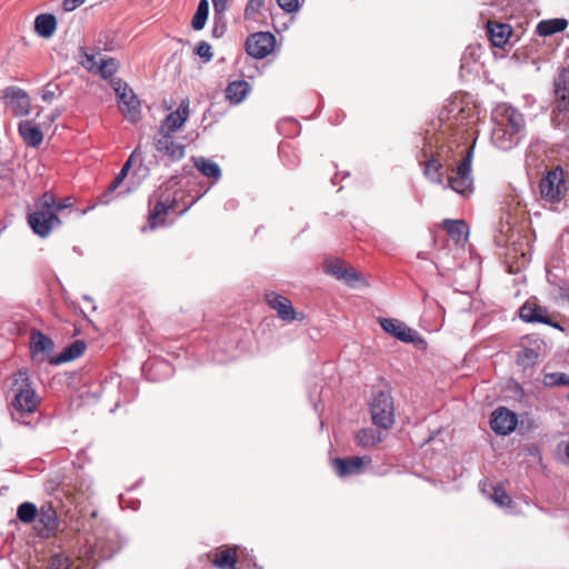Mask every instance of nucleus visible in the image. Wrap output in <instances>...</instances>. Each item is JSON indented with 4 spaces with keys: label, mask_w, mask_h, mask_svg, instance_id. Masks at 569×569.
<instances>
[{
    "label": "nucleus",
    "mask_w": 569,
    "mask_h": 569,
    "mask_svg": "<svg viewBox=\"0 0 569 569\" xmlns=\"http://www.w3.org/2000/svg\"><path fill=\"white\" fill-rule=\"evenodd\" d=\"M11 391L13 399L11 401L12 418L21 420L26 415L32 413L39 406V398L31 387L30 379L27 371L19 370L13 376V383Z\"/></svg>",
    "instance_id": "f257e3e1"
},
{
    "label": "nucleus",
    "mask_w": 569,
    "mask_h": 569,
    "mask_svg": "<svg viewBox=\"0 0 569 569\" xmlns=\"http://www.w3.org/2000/svg\"><path fill=\"white\" fill-rule=\"evenodd\" d=\"M569 191V173L561 166L546 170L539 181V192L543 201L557 204Z\"/></svg>",
    "instance_id": "f03ea898"
},
{
    "label": "nucleus",
    "mask_w": 569,
    "mask_h": 569,
    "mask_svg": "<svg viewBox=\"0 0 569 569\" xmlns=\"http://www.w3.org/2000/svg\"><path fill=\"white\" fill-rule=\"evenodd\" d=\"M551 121L556 127L569 126V70L566 68L553 80Z\"/></svg>",
    "instance_id": "7ed1b4c3"
},
{
    "label": "nucleus",
    "mask_w": 569,
    "mask_h": 569,
    "mask_svg": "<svg viewBox=\"0 0 569 569\" xmlns=\"http://www.w3.org/2000/svg\"><path fill=\"white\" fill-rule=\"evenodd\" d=\"M473 150V144L466 149L462 159L448 177L449 187L462 196H469L473 191V179L471 177Z\"/></svg>",
    "instance_id": "20e7f679"
},
{
    "label": "nucleus",
    "mask_w": 569,
    "mask_h": 569,
    "mask_svg": "<svg viewBox=\"0 0 569 569\" xmlns=\"http://www.w3.org/2000/svg\"><path fill=\"white\" fill-rule=\"evenodd\" d=\"M372 422L382 429H389L395 423L393 398L388 390L375 393L370 405Z\"/></svg>",
    "instance_id": "39448f33"
},
{
    "label": "nucleus",
    "mask_w": 569,
    "mask_h": 569,
    "mask_svg": "<svg viewBox=\"0 0 569 569\" xmlns=\"http://www.w3.org/2000/svg\"><path fill=\"white\" fill-rule=\"evenodd\" d=\"M119 100L118 106L121 113L130 122H137L140 118V101L127 83L121 80L111 82Z\"/></svg>",
    "instance_id": "423d86ee"
},
{
    "label": "nucleus",
    "mask_w": 569,
    "mask_h": 569,
    "mask_svg": "<svg viewBox=\"0 0 569 569\" xmlns=\"http://www.w3.org/2000/svg\"><path fill=\"white\" fill-rule=\"evenodd\" d=\"M264 301L268 307L274 310L278 317L287 322L292 321H303L306 319V315L302 312H297L292 307L291 301L274 291L267 290L264 292Z\"/></svg>",
    "instance_id": "0eeeda50"
},
{
    "label": "nucleus",
    "mask_w": 569,
    "mask_h": 569,
    "mask_svg": "<svg viewBox=\"0 0 569 569\" xmlns=\"http://www.w3.org/2000/svg\"><path fill=\"white\" fill-rule=\"evenodd\" d=\"M276 44V38L270 32H257L250 34L246 41V51L249 56L263 59L270 54Z\"/></svg>",
    "instance_id": "6e6552de"
},
{
    "label": "nucleus",
    "mask_w": 569,
    "mask_h": 569,
    "mask_svg": "<svg viewBox=\"0 0 569 569\" xmlns=\"http://www.w3.org/2000/svg\"><path fill=\"white\" fill-rule=\"evenodd\" d=\"M496 127L513 130V132H522L525 130V119L520 111L510 106H500L493 113Z\"/></svg>",
    "instance_id": "1a4fd4ad"
},
{
    "label": "nucleus",
    "mask_w": 569,
    "mask_h": 569,
    "mask_svg": "<svg viewBox=\"0 0 569 569\" xmlns=\"http://www.w3.org/2000/svg\"><path fill=\"white\" fill-rule=\"evenodd\" d=\"M28 223L36 234L47 237L61 221L54 211L36 210L28 214Z\"/></svg>",
    "instance_id": "9d476101"
},
{
    "label": "nucleus",
    "mask_w": 569,
    "mask_h": 569,
    "mask_svg": "<svg viewBox=\"0 0 569 569\" xmlns=\"http://www.w3.org/2000/svg\"><path fill=\"white\" fill-rule=\"evenodd\" d=\"M156 150L169 158L171 161H179L184 157L186 148L178 142L172 134L161 130L154 139Z\"/></svg>",
    "instance_id": "9b49d317"
},
{
    "label": "nucleus",
    "mask_w": 569,
    "mask_h": 569,
    "mask_svg": "<svg viewBox=\"0 0 569 569\" xmlns=\"http://www.w3.org/2000/svg\"><path fill=\"white\" fill-rule=\"evenodd\" d=\"M442 228L448 234V242L457 248H465L468 243L470 229L462 219H445Z\"/></svg>",
    "instance_id": "f8f14e48"
},
{
    "label": "nucleus",
    "mask_w": 569,
    "mask_h": 569,
    "mask_svg": "<svg viewBox=\"0 0 569 569\" xmlns=\"http://www.w3.org/2000/svg\"><path fill=\"white\" fill-rule=\"evenodd\" d=\"M323 271L338 280H343L348 284L360 279V273L351 264L338 258L326 260Z\"/></svg>",
    "instance_id": "ddd939ff"
},
{
    "label": "nucleus",
    "mask_w": 569,
    "mask_h": 569,
    "mask_svg": "<svg viewBox=\"0 0 569 569\" xmlns=\"http://www.w3.org/2000/svg\"><path fill=\"white\" fill-rule=\"evenodd\" d=\"M518 423L517 416L511 410L499 407L497 408L490 419L491 429L498 435H509L511 433Z\"/></svg>",
    "instance_id": "4468645a"
},
{
    "label": "nucleus",
    "mask_w": 569,
    "mask_h": 569,
    "mask_svg": "<svg viewBox=\"0 0 569 569\" xmlns=\"http://www.w3.org/2000/svg\"><path fill=\"white\" fill-rule=\"evenodd\" d=\"M6 98L8 99V107L14 117H24L30 113L31 102L24 90L8 88L6 90Z\"/></svg>",
    "instance_id": "2eb2a0df"
},
{
    "label": "nucleus",
    "mask_w": 569,
    "mask_h": 569,
    "mask_svg": "<svg viewBox=\"0 0 569 569\" xmlns=\"http://www.w3.org/2000/svg\"><path fill=\"white\" fill-rule=\"evenodd\" d=\"M370 459H367L369 462ZM366 465V458L363 457H347V458H335L332 460V468L336 475L340 478L359 475L363 471Z\"/></svg>",
    "instance_id": "dca6fc26"
},
{
    "label": "nucleus",
    "mask_w": 569,
    "mask_h": 569,
    "mask_svg": "<svg viewBox=\"0 0 569 569\" xmlns=\"http://www.w3.org/2000/svg\"><path fill=\"white\" fill-rule=\"evenodd\" d=\"M379 323L385 332L400 341L413 342L416 340L417 332L398 319L380 318Z\"/></svg>",
    "instance_id": "f3484780"
},
{
    "label": "nucleus",
    "mask_w": 569,
    "mask_h": 569,
    "mask_svg": "<svg viewBox=\"0 0 569 569\" xmlns=\"http://www.w3.org/2000/svg\"><path fill=\"white\" fill-rule=\"evenodd\" d=\"M209 560L218 569H237L238 547H222L208 555Z\"/></svg>",
    "instance_id": "a211bd4d"
},
{
    "label": "nucleus",
    "mask_w": 569,
    "mask_h": 569,
    "mask_svg": "<svg viewBox=\"0 0 569 569\" xmlns=\"http://www.w3.org/2000/svg\"><path fill=\"white\" fill-rule=\"evenodd\" d=\"M177 200L168 196L164 199L156 201L153 208L149 212L148 222L151 229L162 226L170 210L174 209Z\"/></svg>",
    "instance_id": "6ab92c4d"
},
{
    "label": "nucleus",
    "mask_w": 569,
    "mask_h": 569,
    "mask_svg": "<svg viewBox=\"0 0 569 569\" xmlns=\"http://www.w3.org/2000/svg\"><path fill=\"white\" fill-rule=\"evenodd\" d=\"M189 113H190L189 100L186 99V100L181 101V103L179 104V107L176 111L170 112L166 117L161 130L172 134L173 132L179 130L184 124V122L189 118Z\"/></svg>",
    "instance_id": "aec40b11"
},
{
    "label": "nucleus",
    "mask_w": 569,
    "mask_h": 569,
    "mask_svg": "<svg viewBox=\"0 0 569 569\" xmlns=\"http://www.w3.org/2000/svg\"><path fill=\"white\" fill-rule=\"evenodd\" d=\"M487 34L493 47L503 48L512 34V28L502 22L488 21L486 24Z\"/></svg>",
    "instance_id": "412c9836"
},
{
    "label": "nucleus",
    "mask_w": 569,
    "mask_h": 569,
    "mask_svg": "<svg viewBox=\"0 0 569 569\" xmlns=\"http://www.w3.org/2000/svg\"><path fill=\"white\" fill-rule=\"evenodd\" d=\"M520 133L521 132H513V130L495 126L491 133V141L501 150H510L518 144Z\"/></svg>",
    "instance_id": "4be33fe9"
},
{
    "label": "nucleus",
    "mask_w": 569,
    "mask_h": 569,
    "mask_svg": "<svg viewBox=\"0 0 569 569\" xmlns=\"http://www.w3.org/2000/svg\"><path fill=\"white\" fill-rule=\"evenodd\" d=\"M520 318L526 322H541L550 325L548 310L535 302L527 301L520 308Z\"/></svg>",
    "instance_id": "5701e85b"
},
{
    "label": "nucleus",
    "mask_w": 569,
    "mask_h": 569,
    "mask_svg": "<svg viewBox=\"0 0 569 569\" xmlns=\"http://www.w3.org/2000/svg\"><path fill=\"white\" fill-rule=\"evenodd\" d=\"M18 131L24 143L29 147L36 148L43 140L42 131L30 120L21 121L18 126Z\"/></svg>",
    "instance_id": "b1692460"
},
{
    "label": "nucleus",
    "mask_w": 569,
    "mask_h": 569,
    "mask_svg": "<svg viewBox=\"0 0 569 569\" xmlns=\"http://www.w3.org/2000/svg\"><path fill=\"white\" fill-rule=\"evenodd\" d=\"M87 349V345L83 340H76L67 346L58 356L50 358L51 365H61L68 361H72L83 355Z\"/></svg>",
    "instance_id": "393cba45"
},
{
    "label": "nucleus",
    "mask_w": 569,
    "mask_h": 569,
    "mask_svg": "<svg viewBox=\"0 0 569 569\" xmlns=\"http://www.w3.org/2000/svg\"><path fill=\"white\" fill-rule=\"evenodd\" d=\"M38 516L39 522L43 526L41 532H44L47 537L53 535L58 528V517L53 506L51 503L42 505Z\"/></svg>",
    "instance_id": "a878e982"
},
{
    "label": "nucleus",
    "mask_w": 569,
    "mask_h": 569,
    "mask_svg": "<svg viewBox=\"0 0 569 569\" xmlns=\"http://www.w3.org/2000/svg\"><path fill=\"white\" fill-rule=\"evenodd\" d=\"M58 27V21L52 13H41L34 19V31L44 39L51 38Z\"/></svg>",
    "instance_id": "bb28decb"
},
{
    "label": "nucleus",
    "mask_w": 569,
    "mask_h": 569,
    "mask_svg": "<svg viewBox=\"0 0 569 569\" xmlns=\"http://www.w3.org/2000/svg\"><path fill=\"white\" fill-rule=\"evenodd\" d=\"M251 90L250 84L246 80H236L230 82L226 88V98L232 104L242 102Z\"/></svg>",
    "instance_id": "cd10ccee"
},
{
    "label": "nucleus",
    "mask_w": 569,
    "mask_h": 569,
    "mask_svg": "<svg viewBox=\"0 0 569 569\" xmlns=\"http://www.w3.org/2000/svg\"><path fill=\"white\" fill-rule=\"evenodd\" d=\"M30 347L34 353L41 352L46 356H50L53 351L54 343L51 338L40 331H32L30 337Z\"/></svg>",
    "instance_id": "c85d7f7f"
},
{
    "label": "nucleus",
    "mask_w": 569,
    "mask_h": 569,
    "mask_svg": "<svg viewBox=\"0 0 569 569\" xmlns=\"http://www.w3.org/2000/svg\"><path fill=\"white\" fill-rule=\"evenodd\" d=\"M568 26L566 19H550L542 20L537 26V33L541 37L552 36L555 33L563 31Z\"/></svg>",
    "instance_id": "c756f323"
},
{
    "label": "nucleus",
    "mask_w": 569,
    "mask_h": 569,
    "mask_svg": "<svg viewBox=\"0 0 569 569\" xmlns=\"http://www.w3.org/2000/svg\"><path fill=\"white\" fill-rule=\"evenodd\" d=\"M381 441V437L370 428L359 430L355 436V442L359 447H373Z\"/></svg>",
    "instance_id": "7c9ffc66"
},
{
    "label": "nucleus",
    "mask_w": 569,
    "mask_h": 569,
    "mask_svg": "<svg viewBox=\"0 0 569 569\" xmlns=\"http://www.w3.org/2000/svg\"><path fill=\"white\" fill-rule=\"evenodd\" d=\"M194 167L206 177L218 179L221 176L219 166L206 158H199L193 161Z\"/></svg>",
    "instance_id": "2f4dec72"
},
{
    "label": "nucleus",
    "mask_w": 569,
    "mask_h": 569,
    "mask_svg": "<svg viewBox=\"0 0 569 569\" xmlns=\"http://www.w3.org/2000/svg\"><path fill=\"white\" fill-rule=\"evenodd\" d=\"M209 13L208 0H200L197 11L192 18L191 26L194 30L203 29Z\"/></svg>",
    "instance_id": "473e14b6"
},
{
    "label": "nucleus",
    "mask_w": 569,
    "mask_h": 569,
    "mask_svg": "<svg viewBox=\"0 0 569 569\" xmlns=\"http://www.w3.org/2000/svg\"><path fill=\"white\" fill-rule=\"evenodd\" d=\"M38 516V509L32 502H23L18 507L17 517L21 522L31 523Z\"/></svg>",
    "instance_id": "72a5a7b5"
},
{
    "label": "nucleus",
    "mask_w": 569,
    "mask_h": 569,
    "mask_svg": "<svg viewBox=\"0 0 569 569\" xmlns=\"http://www.w3.org/2000/svg\"><path fill=\"white\" fill-rule=\"evenodd\" d=\"M119 63L113 58H100L98 73L107 79L111 78L118 71Z\"/></svg>",
    "instance_id": "f704fd0d"
},
{
    "label": "nucleus",
    "mask_w": 569,
    "mask_h": 569,
    "mask_svg": "<svg viewBox=\"0 0 569 569\" xmlns=\"http://www.w3.org/2000/svg\"><path fill=\"white\" fill-rule=\"evenodd\" d=\"M538 360V352L533 349L525 348L518 352L517 363L522 368H528L533 366Z\"/></svg>",
    "instance_id": "c9c22d12"
},
{
    "label": "nucleus",
    "mask_w": 569,
    "mask_h": 569,
    "mask_svg": "<svg viewBox=\"0 0 569 569\" xmlns=\"http://www.w3.org/2000/svg\"><path fill=\"white\" fill-rule=\"evenodd\" d=\"M102 58L100 53H88L83 52L81 57V66L86 68L88 71H97L99 70V59Z\"/></svg>",
    "instance_id": "e433bc0d"
},
{
    "label": "nucleus",
    "mask_w": 569,
    "mask_h": 569,
    "mask_svg": "<svg viewBox=\"0 0 569 569\" xmlns=\"http://www.w3.org/2000/svg\"><path fill=\"white\" fill-rule=\"evenodd\" d=\"M546 386H569V376L563 372L548 373L545 376Z\"/></svg>",
    "instance_id": "4c0bfd02"
},
{
    "label": "nucleus",
    "mask_w": 569,
    "mask_h": 569,
    "mask_svg": "<svg viewBox=\"0 0 569 569\" xmlns=\"http://www.w3.org/2000/svg\"><path fill=\"white\" fill-rule=\"evenodd\" d=\"M56 198L50 192H44L36 202V210L53 211Z\"/></svg>",
    "instance_id": "58836bf2"
},
{
    "label": "nucleus",
    "mask_w": 569,
    "mask_h": 569,
    "mask_svg": "<svg viewBox=\"0 0 569 569\" xmlns=\"http://www.w3.org/2000/svg\"><path fill=\"white\" fill-rule=\"evenodd\" d=\"M263 0H249L244 9L246 19H254L257 13L263 7Z\"/></svg>",
    "instance_id": "ea45409f"
},
{
    "label": "nucleus",
    "mask_w": 569,
    "mask_h": 569,
    "mask_svg": "<svg viewBox=\"0 0 569 569\" xmlns=\"http://www.w3.org/2000/svg\"><path fill=\"white\" fill-rule=\"evenodd\" d=\"M69 559L62 555H54L50 558L47 569H69Z\"/></svg>",
    "instance_id": "a19ab883"
},
{
    "label": "nucleus",
    "mask_w": 569,
    "mask_h": 569,
    "mask_svg": "<svg viewBox=\"0 0 569 569\" xmlns=\"http://www.w3.org/2000/svg\"><path fill=\"white\" fill-rule=\"evenodd\" d=\"M492 499L499 506H509L511 502L510 497L507 495V492L502 488L493 489Z\"/></svg>",
    "instance_id": "79ce46f5"
},
{
    "label": "nucleus",
    "mask_w": 569,
    "mask_h": 569,
    "mask_svg": "<svg viewBox=\"0 0 569 569\" xmlns=\"http://www.w3.org/2000/svg\"><path fill=\"white\" fill-rule=\"evenodd\" d=\"M194 51L199 57L203 58L207 61H209L212 58L211 47L206 41H200L196 47Z\"/></svg>",
    "instance_id": "37998d69"
},
{
    "label": "nucleus",
    "mask_w": 569,
    "mask_h": 569,
    "mask_svg": "<svg viewBox=\"0 0 569 569\" xmlns=\"http://www.w3.org/2000/svg\"><path fill=\"white\" fill-rule=\"evenodd\" d=\"M58 90V86H52L50 83L44 86L41 93L42 100L46 102H51L56 98Z\"/></svg>",
    "instance_id": "c03bdc74"
},
{
    "label": "nucleus",
    "mask_w": 569,
    "mask_h": 569,
    "mask_svg": "<svg viewBox=\"0 0 569 569\" xmlns=\"http://www.w3.org/2000/svg\"><path fill=\"white\" fill-rule=\"evenodd\" d=\"M278 6L286 12L292 13L299 9L298 0H276Z\"/></svg>",
    "instance_id": "a18cd8bd"
},
{
    "label": "nucleus",
    "mask_w": 569,
    "mask_h": 569,
    "mask_svg": "<svg viewBox=\"0 0 569 569\" xmlns=\"http://www.w3.org/2000/svg\"><path fill=\"white\" fill-rule=\"evenodd\" d=\"M442 168V164L439 162V160L432 158L430 160H428L426 162V167H425V174L426 176H430V173L433 171V172H439V170Z\"/></svg>",
    "instance_id": "49530a36"
},
{
    "label": "nucleus",
    "mask_w": 569,
    "mask_h": 569,
    "mask_svg": "<svg viewBox=\"0 0 569 569\" xmlns=\"http://www.w3.org/2000/svg\"><path fill=\"white\" fill-rule=\"evenodd\" d=\"M137 151H134L129 158L128 160L124 162V164L122 166L120 172L114 177L117 179H119L120 181H123L124 178L127 177L128 174V171L130 170L131 168V163H132V159L134 157Z\"/></svg>",
    "instance_id": "de8ad7c7"
},
{
    "label": "nucleus",
    "mask_w": 569,
    "mask_h": 569,
    "mask_svg": "<svg viewBox=\"0 0 569 569\" xmlns=\"http://www.w3.org/2000/svg\"><path fill=\"white\" fill-rule=\"evenodd\" d=\"M86 0H63L62 8L66 12L73 11L81 6Z\"/></svg>",
    "instance_id": "09e8293b"
},
{
    "label": "nucleus",
    "mask_w": 569,
    "mask_h": 569,
    "mask_svg": "<svg viewBox=\"0 0 569 569\" xmlns=\"http://www.w3.org/2000/svg\"><path fill=\"white\" fill-rule=\"evenodd\" d=\"M72 206L71 198H66L63 200L57 201L56 206L53 207V211L57 213L61 211L62 209L69 208Z\"/></svg>",
    "instance_id": "8fccbe9b"
},
{
    "label": "nucleus",
    "mask_w": 569,
    "mask_h": 569,
    "mask_svg": "<svg viewBox=\"0 0 569 569\" xmlns=\"http://www.w3.org/2000/svg\"><path fill=\"white\" fill-rule=\"evenodd\" d=\"M122 183V181H120L119 179L114 178L111 183L109 184V187L107 188L104 194H111L112 192L116 191V189Z\"/></svg>",
    "instance_id": "3c124183"
},
{
    "label": "nucleus",
    "mask_w": 569,
    "mask_h": 569,
    "mask_svg": "<svg viewBox=\"0 0 569 569\" xmlns=\"http://www.w3.org/2000/svg\"><path fill=\"white\" fill-rule=\"evenodd\" d=\"M212 3L217 12H222L226 9L227 0H212Z\"/></svg>",
    "instance_id": "603ef678"
},
{
    "label": "nucleus",
    "mask_w": 569,
    "mask_h": 569,
    "mask_svg": "<svg viewBox=\"0 0 569 569\" xmlns=\"http://www.w3.org/2000/svg\"><path fill=\"white\" fill-rule=\"evenodd\" d=\"M519 269H520V266H516L515 267L513 264H508V272L509 273H516V272L519 271Z\"/></svg>",
    "instance_id": "864d4df0"
},
{
    "label": "nucleus",
    "mask_w": 569,
    "mask_h": 569,
    "mask_svg": "<svg viewBox=\"0 0 569 569\" xmlns=\"http://www.w3.org/2000/svg\"><path fill=\"white\" fill-rule=\"evenodd\" d=\"M566 455H567V457L569 458V442H568V443H567V446H566Z\"/></svg>",
    "instance_id": "5fc2aeb1"
},
{
    "label": "nucleus",
    "mask_w": 569,
    "mask_h": 569,
    "mask_svg": "<svg viewBox=\"0 0 569 569\" xmlns=\"http://www.w3.org/2000/svg\"><path fill=\"white\" fill-rule=\"evenodd\" d=\"M521 258H522L523 260H526V252H525V251H521Z\"/></svg>",
    "instance_id": "6e6d98bb"
}]
</instances>
